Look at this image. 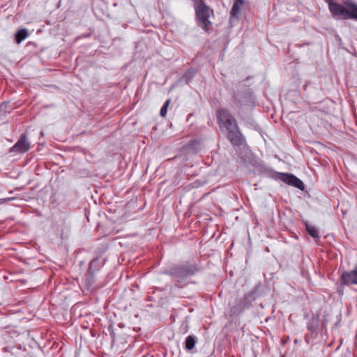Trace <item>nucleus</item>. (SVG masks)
<instances>
[{"instance_id":"15","label":"nucleus","mask_w":357,"mask_h":357,"mask_svg":"<svg viewBox=\"0 0 357 357\" xmlns=\"http://www.w3.org/2000/svg\"><path fill=\"white\" fill-rule=\"evenodd\" d=\"M195 75V70L193 69H190L188 72L185 73L183 77H189V79L186 81L188 82L192 77H193Z\"/></svg>"},{"instance_id":"5","label":"nucleus","mask_w":357,"mask_h":357,"mask_svg":"<svg viewBox=\"0 0 357 357\" xmlns=\"http://www.w3.org/2000/svg\"><path fill=\"white\" fill-rule=\"evenodd\" d=\"M31 148V143L28 139L26 132L22 134L15 144L9 150L10 153H24Z\"/></svg>"},{"instance_id":"16","label":"nucleus","mask_w":357,"mask_h":357,"mask_svg":"<svg viewBox=\"0 0 357 357\" xmlns=\"http://www.w3.org/2000/svg\"><path fill=\"white\" fill-rule=\"evenodd\" d=\"M91 265H92V264H91L90 267H89V278L87 279V282H88L89 285H92L95 282V280H94V278H93V275L91 272Z\"/></svg>"},{"instance_id":"2","label":"nucleus","mask_w":357,"mask_h":357,"mask_svg":"<svg viewBox=\"0 0 357 357\" xmlns=\"http://www.w3.org/2000/svg\"><path fill=\"white\" fill-rule=\"evenodd\" d=\"M197 25L208 31L212 25L210 18L213 16V10L202 0H193Z\"/></svg>"},{"instance_id":"17","label":"nucleus","mask_w":357,"mask_h":357,"mask_svg":"<svg viewBox=\"0 0 357 357\" xmlns=\"http://www.w3.org/2000/svg\"><path fill=\"white\" fill-rule=\"evenodd\" d=\"M309 329L311 331H313V327L312 326H308Z\"/></svg>"},{"instance_id":"8","label":"nucleus","mask_w":357,"mask_h":357,"mask_svg":"<svg viewBox=\"0 0 357 357\" xmlns=\"http://www.w3.org/2000/svg\"><path fill=\"white\" fill-rule=\"evenodd\" d=\"M244 3V0H235L230 11V15L233 17L238 18L241 8Z\"/></svg>"},{"instance_id":"13","label":"nucleus","mask_w":357,"mask_h":357,"mask_svg":"<svg viewBox=\"0 0 357 357\" xmlns=\"http://www.w3.org/2000/svg\"><path fill=\"white\" fill-rule=\"evenodd\" d=\"M170 102H171V100L169 99L166 100L165 104L163 105V106L160 109V114L161 116L165 117L166 116L167 108L169 107V105Z\"/></svg>"},{"instance_id":"10","label":"nucleus","mask_w":357,"mask_h":357,"mask_svg":"<svg viewBox=\"0 0 357 357\" xmlns=\"http://www.w3.org/2000/svg\"><path fill=\"white\" fill-rule=\"evenodd\" d=\"M29 36L28 31L26 29L18 30L15 33V41L17 44L22 43Z\"/></svg>"},{"instance_id":"6","label":"nucleus","mask_w":357,"mask_h":357,"mask_svg":"<svg viewBox=\"0 0 357 357\" xmlns=\"http://www.w3.org/2000/svg\"><path fill=\"white\" fill-rule=\"evenodd\" d=\"M278 178L283 182L294 186L301 190H304L305 185L303 181L291 174L280 173Z\"/></svg>"},{"instance_id":"11","label":"nucleus","mask_w":357,"mask_h":357,"mask_svg":"<svg viewBox=\"0 0 357 357\" xmlns=\"http://www.w3.org/2000/svg\"><path fill=\"white\" fill-rule=\"evenodd\" d=\"M305 228L307 231L308 234L314 238H319V231L318 229L309 223H305Z\"/></svg>"},{"instance_id":"14","label":"nucleus","mask_w":357,"mask_h":357,"mask_svg":"<svg viewBox=\"0 0 357 357\" xmlns=\"http://www.w3.org/2000/svg\"><path fill=\"white\" fill-rule=\"evenodd\" d=\"M243 311L241 310L238 303L236 306H234V307H231V310H230L231 314L233 316L238 315L240 313H241Z\"/></svg>"},{"instance_id":"9","label":"nucleus","mask_w":357,"mask_h":357,"mask_svg":"<svg viewBox=\"0 0 357 357\" xmlns=\"http://www.w3.org/2000/svg\"><path fill=\"white\" fill-rule=\"evenodd\" d=\"M197 342V338L194 335H188L185 341V349L187 351L192 350Z\"/></svg>"},{"instance_id":"1","label":"nucleus","mask_w":357,"mask_h":357,"mask_svg":"<svg viewBox=\"0 0 357 357\" xmlns=\"http://www.w3.org/2000/svg\"><path fill=\"white\" fill-rule=\"evenodd\" d=\"M217 119L220 126H224L228 131L227 138L234 146H241L244 142L236 119L227 109L217 112Z\"/></svg>"},{"instance_id":"4","label":"nucleus","mask_w":357,"mask_h":357,"mask_svg":"<svg viewBox=\"0 0 357 357\" xmlns=\"http://www.w3.org/2000/svg\"><path fill=\"white\" fill-rule=\"evenodd\" d=\"M198 271L196 264L185 263L174 266L165 273L176 278L178 282H182L186 278L195 275Z\"/></svg>"},{"instance_id":"3","label":"nucleus","mask_w":357,"mask_h":357,"mask_svg":"<svg viewBox=\"0 0 357 357\" xmlns=\"http://www.w3.org/2000/svg\"><path fill=\"white\" fill-rule=\"evenodd\" d=\"M328 9L332 15L338 19L347 20L353 19L355 20L354 15H356L357 5L353 2H346L345 5L347 8L342 5L335 3L333 0L328 1Z\"/></svg>"},{"instance_id":"7","label":"nucleus","mask_w":357,"mask_h":357,"mask_svg":"<svg viewBox=\"0 0 357 357\" xmlns=\"http://www.w3.org/2000/svg\"><path fill=\"white\" fill-rule=\"evenodd\" d=\"M241 107H248L252 108L254 107V98L252 94L248 91L242 95H237L236 97Z\"/></svg>"},{"instance_id":"12","label":"nucleus","mask_w":357,"mask_h":357,"mask_svg":"<svg viewBox=\"0 0 357 357\" xmlns=\"http://www.w3.org/2000/svg\"><path fill=\"white\" fill-rule=\"evenodd\" d=\"M239 307L242 311L245 309L248 308L250 305V302L248 301V298L245 296L243 298L241 299L238 302Z\"/></svg>"}]
</instances>
